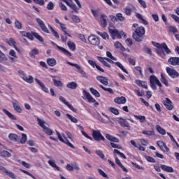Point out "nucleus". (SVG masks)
<instances>
[{
  "label": "nucleus",
  "mask_w": 179,
  "mask_h": 179,
  "mask_svg": "<svg viewBox=\"0 0 179 179\" xmlns=\"http://www.w3.org/2000/svg\"><path fill=\"white\" fill-rule=\"evenodd\" d=\"M123 10H124L125 15H127V16H131L132 13V8H130L129 6H127L126 8H124Z\"/></svg>",
  "instance_id": "58836bf2"
},
{
  "label": "nucleus",
  "mask_w": 179,
  "mask_h": 179,
  "mask_svg": "<svg viewBox=\"0 0 179 179\" xmlns=\"http://www.w3.org/2000/svg\"><path fill=\"white\" fill-rule=\"evenodd\" d=\"M0 61L2 62V61H8V58L6 57V55L2 52V51L0 50Z\"/></svg>",
  "instance_id": "5fc2aeb1"
},
{
  "label": "nucleus",
  "mask_w": 179,
  "mask_h": 179,
  "mask_svg": "<svg viewBox=\"0 0 179 179\" xmlns=\"http://www.w3.org/2000/svg\"><path fill=\"white\" fill-rule=\"evenodd\" d=\"M97 59H99V62H101L104 66H106V68H111V66L110 64H108L107 62L104 60V58L98 56Z\"/></svg>",
  "instance_id": "c756f323"
},
{
  "label": "nucleus",
  "mask_w": 179,
  "mask_h": 179,
  "mask_svg": "<svg viewBox=\"0 0 179 179\" xmlns=\"http://www.w3.org/2000/svg\"><path fill=\"white\" fill-rule=\"evenodd\" d=\"M96 34L102 37L103 40H107V38H109L108 34H107V32H101V31H96Z\"/></svg>",
  "instance_id": "473e14b6"
},
{
  "label": "nucleus",
  "mask_w": 179,
  "mask_h": 179,
  "mask_svg": "<svg viewBox=\"0 0 179 179\" xmlns=\"http://www.w3.org/2000/svg\"><path fill=\"white\" fill-rule=\"evenodd\" d=\"M66 117L71 121V122H73L74 124H78V119H76L75 117L72 116L71 115H69V113L66 114Z\"/></svg>",
  "instance_id": "37998d69"
},
{
  "label": "nucleus",
  "mask_w": 179,
  "mask_h": 179,
  "mask_svg": "<svg viewBox=\"0 0 179 179\" xmlns=\"http://www.w3.org/2000/svg\"><path fill=\"white\" fill-rule=\"evenodd\" d=\"M70 8L75 12V13H78L79 12V8L76 6V4L72 3L71 6H70Z\"/></svg>",
  "instance_id": "052dcab7"
},
{
  "label": "nucleus",
  "mask_w": 179,
  "mask_h": 179,
  "mask_svg": "<svg viewBox=\"0 0 179 179\" xmlns=\"http://www.w3.org/2000/svg\"><path fill=\"white\" fill-rule=\"evenodd\" d=\"M160 167L163 171H166V173H174V169L171 166H169L167 165L161 164Z\"/></svg>",
  "instance_id": "f3484780"
},
{
  "label": "nucleus",
  "mask_w": 179,
  "mask_h": 179,
  "mask_svg": "<svg viewBox=\"0 0 179 179\" xmlns=\"http://www.w3.org/2000/svg\"><path fill=\"white\" fill-rule=\"evenodd\" d=\"M8 44L11 45L12 47H14L17 51H19V49L17 47H16V41H15V39L10 38L8 41Z\"/></svg>",
  "instance_id": "7c9ffc66"
},
{
  "label": "nucleus",
  "mask_w": 179,
  "mask_h": 179,
  "mask_svg": "<svg viewBox=\"0 0 179 179\" xmlns=\"http://www.w3.org/2000/svg\"><path fill=\"white\" fill-rule=\"evenodd\" d=\"M145 35V28L143 27H138L133 33V38L137 43L142 41V37Z\"/></svg>",
  "instance_id": "f257e3e1"
},
{
  "label": "nucleus",
  "mask_w": 179,
  "mask_h": 179,
  "mask_svg": "<svg viewBox=\"0 0 179 179\" xmlns=\"http://www.w3.org/2000/svg\"><path fill=\"white\" fill-rule=\"evenodd\" d=\"M49 27H50L53 36H55L56 37V38H59V35L58 34V32H57L55 31V29H53L51 26L49 25Z\"/></svg>",
  "instance_id": "6e6d98bb"
},
{
  "label": "nucleus",
  "mask_w": 179,
  "mask_h": 179,
  "mask_svg": "<svg viewBox=\"0 0 179 179\" xmlns=\"http://www.w3.org/2000/svg\"><path fill=\"white\" fill-rule=\"evenodd\" d=\"M66 64H68V65H70L71 66H74V68H76V69H78L79 73H80V75H82L84 78H87V76L86 74V72H85V71H83V69H82V68L80 67V66L78 65V64H73L71 62H66Z\"/></svg>",
  "instance_id": "0eeeda50"
},
{
  "label": "nucleus",
  "mask_w": 179,
  "mask_h": 179,
  "mask_svg": "<svg viewBox=\"0 0 179 179\" xmlns=\"http://www.w3.org/2000/svg\"><path fill=\"white\" fill-rule=\"evenodd\" d=\"M99 87H101V89H103V90H104L105 92H108V93H110V94H113L114 93L113 89L111 88H106L101 85H99Z\"/></svg>",
  "instance_id": "09e8293b"
},
{
  "label": "nucleus",
  "mask_w": 179,
  "mask_h": 179,
  "mask_svg": "<svg viewBox=\"0 0 179 179\" xmlns=\"http://www.w3.org/2000/svg\"><path fill=\"white\" fill-rule=\"evenodd\" d=\"M117 22H125V17L122 13H118L116 14Z\"/></svg>",
  "instance_id": "c9c22d12"
},
{
  "label": "nucleus",
  "mask_w": 179,
  "mask_h": 179,
  "mask_svg": "<svg viewBox=\"0 0 179 179\" xmlns=\"http://www.w3.org/2000/svg\"><path fill=\"white\" fill-rule=\"evenodd\" d=\"M36 21L38 26L41 27L42 31H44L45 33H50V31L48 30V28H47V26H45V23H44L43 20L39 17H37L36 18Z\"/></svg>",
  "instance_id": "6e6552de"
},
{
  "label": "nucleus",
  "mask_w": 179,
  "mask_h": 179,
  "mask_svg": "<svg viewBox=\"0 0 179 179\" xmlns=\"http://www.w3.org/2000/svg\"><path fill=\"white\" fill-rule=\"evenodd\" d=\"M92 137L96 142H100V141H106V138L100 132V130H92Z\"/></svg>",
  "instance_id": "39448f33"
},
{
  "label": "nucleus",
  "mask_w": 179,
  "mask_h": 179,
  "mask_svg": "<svg viewBox=\"0 0 179 179\" xmlns=\"http://www.w3.org/2000/svg\"><path fill=\"white\" fill-rule=\"evenodd\" d=\"M22 78L23 80H24V82H27V83H33L34 82V78L31 76H29V78L24 76L22 77Z\"/></svg>",
  "instance_id": "bb28decb"
},
{
  "label": "nucleus",
  "mask_w": 179,
  "mask_h": 179,
  "mask_svg": "<svg viewBox=\"0 0 179 179\" xmlns=\"http://www.w3.org/2000/svg\"><path fill=\"white\" fill-rule=\"evenodd\" d=\"M37 54H38V50L34 49L29 52V56L33 58L35 55H37Z\"/></svg>",
  "instance_id": "13d9d810"
},
{
  "label": "nucleus",
  "mask_w": 179,
  "mask_h": 179,
  "mask_svg": "<svg viewBox=\"0 0 179 179\" xmlns=\"http://www.w3.org/2000/svg\"><path fill=\"white\" fill-rule=\"evenodd\" d=\"M134 117L136 118V120H139L140 122L141 123H143L145 121H146V117L145 116L134 115Z\"/></svg>",
  "instance_id": "a18cd8bd"
},
{
  "label": "nucleus",
  "mask_w": 179,
  "mask_h": 179,
  "mask_svg": "<svg viewBox=\"0 0 179 179\" xmlns=\"http://www.w3.org/2000/svg\"><path fill=\"white\" fill-rule=\"evenodd\" d=\"M135 83L137 84L138 86L143 87L144 89H148V85L145 81H142L141 80H136Z\"/></svg>",
  "instance_id": "4be33fe9"
},
{
  "label": "nucleus",
  "mask_w": 179,
  "mask_h": 179,
  "mask_svg": "<svg viewBox=\"0 0 179 179\" xmlns=\"http://www.w3.org/2000/svg\"><path fill=\"white\" fill-rule=\"evenodd\" d=\"M71 19L75 23H80V18H79V17L77 15H71Z\"/></svg>",
  "instance_id": "864d4df0"
},
{
  "label": "nucleus",
  "mask_w": 179,
  "mask_h": 179,
  "mask_svg": "<svg viewBox=\"0 0 179 179\" xmlns=\"http://www.w3.org/2000/svg\"><path fill=\"white\" fill-rule=\"evenodd\" d=\"M88 41L92 45H99L100 44V39L94 34H91L88 37Z\"/></svg>",
  "instance_id": "423d86ee"
},
{
  "label": "nucleus",
  "mask_w": 179,
  "mask_h": 179,
  "mask_svg": "<svg viewBox=\"0 0 179 179\" xmlns=\"http://www.w3.org/2000/svg\"><path fill=\"white\" fill-rule=\"evenodd\" d=\"M98 172L99 173L100 176H102V177H103L104 178H108V176H107V174H106V173L103 171V170L98 169Z\"/></svg>",
  "instance_id": "774afa93"
},
{
  "label": "nucleus",
  "mask_w": 179,
  "mask_h": 179,
  "mask_svg": "<svg viewBox=\"0 0 179 179\" xmlns=\"http://www.w3.org/2000/svg\"><path fill=\"white\" fill-rule=\"evenodd\" d=\"M1 157H10L12 155L6 150L0 151Z\"/></svg>",
  "instance_id": "2f4dec72"
},
{
  "label": "nucleus",
  "mask_w": 179,
  "mask_h": 179,
  "mask_svg": "<svg viewBox=\"0 0 179 179\" xmlns=\"http://www.w3.org/2000/svg\"><path fill=\"white\" fill-rule=\"evenodd\" d=\"M169 31H171V33H173V34H176V33H178V29H177L176 27L170 26Z\"/></svg>",
  "instance_id": "69168bd1"
},
{
  "label": "nucleus",
  "mask_w": 179,
  "mask_h": 179,
  "mask_svg": "<svg viewBox=\"0 0 179 179\" xmlns=\"http://www.w3.org/2000/svg\"><path fill=\"white\" fill-rule=\"evenodd\" d=\"M67 45L69 48L71 50V51H75L76 50V45H75V43L69 41L67 42Z\"/></svg>",
  "instance_id": "72a5a7b5"
},
{
  "label": "nucleus",
  "mask_w": 179,
  "mask_h": 179,
  "mask_svg": "<svg viewBox=\"0 0 179 179\" xmlns=\"http://www.w3.org/2000/svg\"><path fill=\"white\" fill-rule=\"evenodd\" d=\"M113 153L115 155V153H117V155H119L120 156V157H122V159H127V157L125 156V155H124V153L120 152L118 150L115 149L113 150Z\"/></svg>",
  "instance_id": "3c124183"
},
{
  "label": "nucleus",
  "mask_w": 179,
  "mask_h": 179,
  "mask_svg": "<svg viewBox=\"0 0 179 179\" xmlns=\"http://www.w3.org/2000/svg\"><path fill=\"white\" fill-rule=\"evenodd\" d=\"M90 91L91 92L92 94L95 96V97H100V93L98 92L97 90H94V88H90Z\"/></svg>",
  "instance_id": "49530a36"
},
{
  "label": "nucleus",
  "mask_w": 179,
  "mask_h": 179,
  "mask_svg": "<svg viewBox=\"0 0 179 179\" xmlns=\"http://www.w3.org/2000/svg\"><path fill=\"white\" fill-rule=\"evenodd\" d=\"M47 9L48 10H52V9H54V3H52V1H50L47 5Z\"/></svg>",
  "instance_id": "338daca9"
},
{
  "label": "nucleus",
  "mask_w": 179,
  "mask_h": 179,
  "mask_svg": "<svg viewBox=\"0 0 179 179\" xmlns=\"http://www.w3.org/2000/svg\"><path fill=\"white\" fill-rule=\"evenodd\" d=\"M13 108L17 113H22V108L19 105V101L14 99L12 101Z\"/></svg>",
  "instance_id": "f8f14e48"
},
{
  "label": "nucleus",
  "mask_w": 179,
  "mask_h": 179,
  "mask_svg": "<svg viewBox=\"0 0 179 179\" xmlns=\"http://www.w3.org/2000/svg\"><path fill=\"white\" fill-rule=\"evenodd\" d=\"M47 64L49 66H55L57 65V60L54 58H48L47 59Z\"/></svg>",
  "instance_id": "a878e982"
},
{
  "label": "nucleus",
  "mask_w": 179,
  "mask_h": 179,
  "mask_svg": "<svg viewBox=\"0 0 179 179\" xmlns=\"http://www.w3.org/2000/svg\"><path fill=\"white\" fill-rule=\"evenodd\" d=\"M150 86L152 90H156L157 89V87H156V76H150Z\"/></svg>",
  "instance_id": "4468645a"
},
{
  "label": "nucleus",
  "mask_w": 179,
  "mask_h": 179,
  "mask_svg": "<svg viewBox=\"0 0 179 179\" xmlns=\"http://www.w3.org/2000/svg\"><path fill=\"white\" fill-rule=\"evenodd\" d=\"M35 82H36V83H38V85H39V86H41V90L45 92V93H48V88H47L45 87V85H44V83H43L40 80L36 78L35 79Z\"/></svg>",
  "instance_id": "412c9836"
},
{
  "label": "nucleus",
  "mask_w": 179,
  "mask_h": 179,
  "mask_svg": "<svg viewBox=\"0 0 179 179\" xmlns=\"http://www.w3.org/2000/svg\"><path fill=\"white\" fill-rule=\"evenodd\" d=\"M156 52L162 58H164V57H166V53L164 52L163 48H158L157 49H156Z\"/></svg>",
  "instance_id": "c85d7f7f"
},
{
  "label": "nucleus",
  "mask_w": 179,
  "mask_h": 179,
  "mask_svg": "<svg viewBox=\"0 0 179 179\" xmlns=\"http://www.w3.org/2000/svg\"><path fill=\"white\" fill-rule=\"evenodd\" d=\"M162 103L166 110H169V111H171V110L174 108V106H173V102L169 98H166Z\"/></svg>",
  "instance_id": "1a4fd4ad"
},
{
  "label": "nucleus",
  "mask_w": 179,
  "mask_h": 179,
  "mask_svg": "<svg viewBox=\"0 0 179 179\" xmlns=\"http://www.w3.org/2000/svg\"><path fill=\"white\" fill-rule=\"evenodd\" d=\"M166 71L168 75L169 76H171V78H178V76H179L178 72H177V71H176L175 69H173L170 67H166Z\"/></svg>",
  "instance_id": "9d476101"
},
{
  "label": "nucleus",
  "mask_w": 179,
  "mask_h": 179,
  "mask_svg": "<svg viewBox=\"0 0 179 179\" xmlns=\"http://www.w3.org/2000/svg\"><path fill=\"white\" fill-rule=\"evenodd\" d=\"M52 80H53V83L55 86H57V87H62L64 84L61 80H56L57 76H52Z\"/></svg>",
  "instance_id": "5701e85b"
},
{
  "label": "nucleus",
  "mask_w": 179,
  "mask_h": 179,
  "mask_svg": "<svg viewBox=\"0 0 179 179\" xmlns=\"http://www.w3.org/2000/svg\"><path fill=\"white\" fill-rule=\"evenodd\" d=\"M115 160L116 164H117V166H119V167L122 169V170H123V171H124V173H128V169H127V168H125V166H124V165H122V164H121V161H120V159H118V157H117V155H115Z\"/></svg>",
  "instance_id": "6ab92c4d"
},
{
  "label": "nucleus",
  "mask_w": 179,
  "mask_h": 179,
  "mask_svg": "<svg viewBox=\"0 0 179 179\" xmlns=\"http://www.w3.org/2000/svg\"><path fill=\"white\" fill-rule=\"evenodd\" d=\"M27 141V135L24 133H22L21 140L20 141V143H22V145H24Z\"/></svg>",
  "instance_id": "ea45409f"
},
{
  "label": "nucleus",
  "mask_w": 179,
  "mask_h": 179,
  "mask_svg": "<svg viewBox=\"0 0 179 179\" xmlns=\"http://www.w3.org/2000/svg\"><path fill=\"white\" fill-rule=\"evenodd\" d=\"M115 65H116V66H118V68H120V69L123 71L124 73L128 74V71L125 69V68H124V66H122V64H121L120 62H115Z\"/></svg>",
  "instance_id": "4c0bfd02"
},
{
  "label": "nucleus",
  "mask_w": 179,
  "mask_h": 179,
  "mask_svg": "<svg viewBox=\"0 0 179 179\" xmlns=\"http://www.w3.org/2000/svg\"><path fill=\"white\" fill-rule=\"evenodd\" d=\"M115 103L117 104H125L127 99L124 96L117 97L114 99Z\"/></svg>",
  "instance_id": "aec40b11"
},
{
  "label": "nucleus",
  "mask_w": 179,
  "mask_h": 179,
  "mask_svg": "<svg viewBox=\"0 0 179 179\" xmlns=\"http://www.w3.org/2000/svg\"><path fill=\"white\" fill-rule=\"evenodd\" d=\"M37 121H38V124L39 125V127H41V128L43 129V132H45V134H46L47 135L51 136L52 135V134H54V131L52 130H51V129L47 127V126H45V122L41 120V119H40L39 117L37 118Z\"/></svg>",
  "instance_id": "20e7f679"
},
{
  "label": "nucleus",
  "mask_w": 179,
  "mask_h": 179,
  "mask_svg": "<svg viewBox=\"0 0 179 179\" xmlns=\"http://www.w3.org/2000/svg\"><path fill=\"white\" fill-rule=\"evenodd\" d=\"M83 92L85 93L87 99L88 100V101L90 103H94L96 101V99H94L93 97H92V95H90V94L86 91H83Z\"/></svg>",
  "instance_id": "cd10ccee"
},
{
  "label": "nucleus",
  "mask_w": 179,
  "mask_h": 179,
  "mask_svg": "<svg viewBox=\"0 0 179 179\" xmlns=\"http://www.w3.org/2000/svg\"><path fill=\"white\" fill-rule=\"evenodd\" d=\"M8 138L10 141H13V142H17V141H19V136L16 134H10Z\"/></svg>",
  "instance_id": "393cba45"
},
{
  "label": "nucleus",
  "mask_w": 179,
  "mask_h": 179,
  "mask_svg": "<svg viewBox=\"0 0 179 179\" xmlns=\"http://www.w3.org/2000/svg\"><path fill=\"white\" fill-rule=\"evenodd\" d=\"M66 87L69 89H76V87H78V83H76V82H70L67 84Z\"/></svg>",
  "instance_id": "f704fd0d"
},
{
  "label": "nucleus",
  "mask_w": 179,
  "mask_h": 179,
  "mask_svg": "<svg viewBox=\"0 0 179 179\" xmlns=\"http://www.w3.org/2000/svg\"><path fill=\"white\" fill-rule=\"evenodd\" d=\"M117 122L123 128H127V129H129L131 128V127L129 126V123H128V122H127V120L122 117L119 118Z\"/></svg>",
  "instance_id": "ddd939ff"
},
{
  "label": "nucleus",
  "mask_w": 179,
  "mask_h": 179,
  "mask_svg": "<svg viewBox=\"0 0 179 179\" xmlns=\"http://www.w3.org/2000/svg\"><path fill=\"white\" fill-rule=\"evenodd\" d=\"M56 134H57L58 139H59V141H60V142H62L65 145H67V146H69V148H71V149H75V146L73 145V144H72L71 142H69V140H68V138H66V136H65L64 134H62L61 136V134L59 133V131L57 130H56Z\"/></svg>",
  "instance_id": "7ed1b4c3"
},
{
  "label": "nucleus",
  "mask_w": 179,
  "mask_h": 179,
  "mask_svg": "<svg viewBox=\"0 0 179 179\" xmlns=\"http://www.w3.org/2000/svg\"><path fill=\"white\" fill-rule=\"evenodd\" d=\"M51 44H52V45H55V47H57V48H58V50H60V51L64 52L65 54V55H67V57H72V54L71 53V52L68 51L66 49L57 45L53 41L51 42Z\"/></svg>",
  "instance_id": "9b49d317"
},
{
  "label": "nucleus",
  "mask_w": 179,
  "mask_h": 179,
  "mask_svg": "<svg viewBox=\"0 0 179 179\" xmlns=\"http://www.w3.org/2000/svg\"><path fill=\"white\" fill-rule=\"evenodd\" d=\"M109 111L113 114H115V115H118L120 114V112L116 108L113 107H110L109 108Z\"/></svg>",
  "instance_id": "bf43d9fd"
},
{
  "label": "nucleus",
  "mask_w": 179,
  "mask_h": 179,
  "mask_svg": "<svg viewBox=\"0 0 179 179\" xmlns=\"http://www.w3.org/2000/svg\"><path fill=\"white\" fill-rule=\"evenodd\" d=\"M162 48H163V50L165 51L166 54H170V52H171V50H170L169 47H167V45L166 44V43H162Z\"/></svg>",
  "instance_id": "a19ab883"
},
{
  "label": "nucleus",
  "mask_w": 179,
  "mask_h": 179,
  "mask_svg": "<svg viewBox=\"0 0 179 179\" xmlns=\"http://www.w3.org/2000/svg\"><path fill=\"white\" fill-rule=\"evenodd\" d=\"M161 82L164 83L165 86H169V81L166 79V77H164L163 73H161Z\"/></svg>",
  "instance_id": "de8ad7c7"
},
{
  "label": "nucleus",
  "mask_w": 179,
  "mask_h": 179,
  "mask_svg": "<svg viewBox=\"0 0 179 179\" xmlns=\"http://www.w3.org/2000/svg\"><path fill=\"white\" fill-rule=\"evenodd\" d=\"M96 153L97 155V156H99V157H101V159H102L103 160H106L104 154H103V152L100 150H97L96 151Z\"/></svg>",
  "instance_id": "603ef678"
},
{
  "label": "nucleus",
  "mask_w": 179,
  "mask_h": 179,
  "mask_svg": "<svg viewBox=\"0 0 179 179\" xmlns=\"http://www.w3.org/2000/svg\"><path fill=\"white\" fill-rule=\"evenodd\" d=\"M48 164L51 166V167H53L57 170V171H59V166H57V164L54 161L49 160L48 161Z\"/></svg>",
  "instance_id": "c03bdc74"
},
{
  "label": "nucleus",
  "mask_w": 179,
  "mask_h": 179,
  "mask_svg": "<svg viewBox=\"0 0 179 179\" xmlns=\"http://www.w3.org/2000/svg\"><path fill=\"white\" fill-rule=\"evenodd\" d=\"M145 158L146 159L147 161H148L150 163H156V160L154 159L153 157L150 156H145Z\"/></svg>",
  "instance_id": "0e129e2a"
},
{
  "label": "nucleus",
  "mask_w": 179,
  "mask_h": 179,
  "mask_svg": "<svg viewBox=\"0 0 179 179\" xmlns=\"http://www.w3.org/2000/svg\"><path fill=\"white\" fill-rule=\"evenodd\" d=\"M15 26L16 29H18L19 30H20V29H22V22H20L19 20H16L15 21Z\"/></svg>",
  "instance_id": "680f3d73"
},
{
  "label": "nucleus",
  "mask_w": 179,
  "mask_h": 179,
  "mask_svg": "<svg viewBox=\"0 0 179 179\" xmlns=\"http://www.w3.org/2000/svg\"><path fill=\"white\" fill-rule=\"evenodd\" d=\"M142 134L143 135H148V136H152L155 135V131H148L144 130V131H143Z\"/></svg>",
  "instance_id": "4d7b16f0"
},
{
  "label": "nucleus",
  "mask_w": 179,
  "mask_h": 179,
  "mask_svg": "<svg viewBox=\"0 0 179 179\" xmlns=\"http://www.w3.org/2000/svg\"><path fill=\"white\" fill-rule=\"evenodd\" d=\"M3 112L5 113L6 115H7L8 117V118H10V120H16L17 118L15 115H13V114H12L10 112H9L8 110L6 109H3Z\"/></svg>",
  "instance_id": "b1692460"
},
{
  "label": "nucleus",
  "mask_w": 179,
  "mask_h": 179,
  "mask_svg": "<svg viewBox=\"0 0 179 179\" xmlns=\"http://www.w3.org/2000/svg\"><path fill=\"white\" fill-rule=\"evenodd\" d=\"M5 174H6V176L10 177V178L16 179V176L15 175V173H13V172H10V171L7 170L6 171Z\"/></svg>",
  "instance_id": "8fccbe9b"
},
{
  "label": "nucleus",
  "mask_w": 179,
  "mask_h": 179,
  "mask_svg": "<svg viewBox=\"0 0 179 179\" xmlns=\"http://www.w3.org/2000/svg\"><path fill=\"white\" fill-rule=\"evenodd\" d=\"M156 129L161 135H166V130L160 127V125H157Z\"/></svg>",
  "instance_id": "e433bc0d"
},
{
  "label": "nucleus",
  "mask_w": 179,
  "mask_h": 179,
  "mask_svg": "<svg viewBox=\"0 0 179 179\" xmlns=\"http://www.w3.org/2000/svg\"><path fill=\"white\" fill-rule=\"evenodd\" d=\"M32 34L34 37H36L37 40L41 41V43H44V38H43V36H40L38 33L33 32Z\"/></svg>",
  "instance_id": "79ce46f5"
},
{
  "label": "nucleus",
  "mask_w": 179,
  "mask_h": 179,
  "mask_svg": "<svg viewBox=\"0 0 179 179\" xmlns=\"http://www.w3.org/2000/svg\"><path fill=\"white\" fill-rule=\"evenodd\" d=\"M100 19H101V24L102 27H107V16L104 14H101L100 15Z\"/></svg>",
  "instance_id": "a211bd4d"
},
{
  "label": "nucleus",
  "mask_w": 179,
  "mask_h": 179,
  "mask_svg": "<svg viewBox=\"0 0 179 179\" xmlns=\"http://www.w3.org/2000/svg\"><path fill=\"white\" fill-rule=\"evenodd\" d=\"M96 80L100 82V83H102V85H105V86H107V85H108V78L104 76H96Z\"/></svg>",
  "instance_id": "2eb2a0df"
},
{
  "label": "nucleus",
  "mask_w": 179,
  "mask_h": 179,
  "mask_svg": "<svg viewBox=\"0 0 179 179\" xmlns=\"http://www.w3.org/2000/svg\"><path fill=\"white\" fill-rule=\"evenodd\" d=\"M106 56L108 58H110L113 61H117V58L113 56V55L110 52V51L106 52Z\"/></svg>",
  "instance_id": "e2e57ef3"
},
{
  "label": "nucleus",
  "mask_w": 179,
  "mask_h": 179,
  "mask_svg": "<svg viewBox=\"0 0 179 179\" xmlns=\"http://www.w3.org/2000/svg\"><path fill=\"white\" fill-rule=\"evenodd\" d=\"M109 34L112 37L113 40L117 38H121L122 37H127V35L124 31H119L118 29H115V27L108 28Z\"/></svg>",
  "instance_id": "f03ea898"
},
{
  "label": "nucleus",
  "mask_w": 179,
  "mask_h": 179,
  "mask_svg": "<svg viewBox=\"0 0 179 179\" xmlns=\"http://www.w3.org/2000/svg\"><path fill=\"white\" fill-rule=\"evenodd\" d=\"M168 62L173 66L179 65V57H170L168 60Z\"/></svg>",
  "instance_id": "dca6fc26"
}]
</instances>
